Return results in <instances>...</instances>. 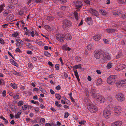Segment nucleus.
<instances>
[{
	"mask_svg": "<svg viewBox=\"0 0 126 126\" xmlns=\"http://www.w3.org/2000/svg\"><path fill=\"white\" fill-rule=\"evenodd\" d=\"M120 81L122 86L126 85V80H122Z\"/></svg>",
	"mask_w": 126,
	"mask_h": 126,
	"instance_id": "nucleus-33",
	"label": "nucleus"
},
{
	"mask_svg": "<svg viewBox=\"0 0 126 126\" xmlns=\"http://www.w3.org/2000/svg\"><path fill=\"white\" fill-rule=\"evenodd\" d=\"M94 11L92 8H91L89 10V12L91 13L92 15H94Z\"/></svg>",
	"mask_w": 126,
	"mask_h": 126,
	"instance_id": "nucleus-46",
	"label": "nucleus"
},
{
	"mask_svg": "<svg viewBox=\"0 0 126 126\" xmlns=\"http://www.w3.org/2000/svg\"><path fill=\"white\" fill-rule=\"evenodd\" d=\"M100 13L103 15H107V12L103 10H100Z\"/></svg>",
	"mask_w": 126,
	"mask_h": 126,
	"instance_id": "nucleus-31",
	"label": "nucleus"
},
{
	"mask_svg": "<svg viewBox=\"0 0 126 126\" xmlns=\"http://www.w3.org/2000/svg\"><path fill=\"white\" fill-rule=\"evenodd\" d=\"M71 26L72 23L70 21L66 19H65L63 21V27L64 29H65L68 28L70 27Z\"/></svg>",
	"mask_w": 126,
	"mask_h": 126,
	"instance_id": "nucleus-3",
	"label": "nucleus"
},
{
	"mask_svg": "<svg viewBox=\"0 0 126 126\" xmlns=\"http://www.w3.org/2000/svg\"><path fill=\"white\" fill-rule=\"evenodd\" d=\"M112 14L113 15L115 16H117L119 14H120L121 12L120 11H115L112 12Z\"/></svg>",
	"mask_w": 126,
	"mask_h": 126,
	"instance_id": "nucleus-17",
	"label": "nucleus"
},
{
	"mask_svg": "<svg viewBox=\"0 0 126 126\" xmlns=\"http://www.w3.org/2000/svg\"><path fill=\"white\" fill-rule=\"evenodd\" d=\"M27 105H23L22 106V109L24 110H25L27 109Z\"/></svg>",
	"mask_w": 126,
	"mask_h": 126,
	"instance_id": "nucleus-55",
	"label": "nucleus"
},
{
	"mask_svg": "<svg viewBox=\"0 0 126 126\" xmlns=\"http://www.w3.org/2000/svg\"><path fill=\"white\" fill-rule=\"evenodd\" d=\"M5 5L4 4H2L0 5V13L2 12L3 9V7H5Z\"/></svg>",
	"mask_w": 126,
	"mask_h": 126,
	"instance_id": "nucleus-34",
	"label": "nucleus"
},
{
	"mask_svg": "<svg viewBox=\"0 0 126 126\" xmlns=\"http://www.w3.org/2000/svg\"><path fill=\"white\" fill-rule=\"evenodd\" d=\"M126 67L125 64H120L118 65L115 68V69L118 70H121L124 69Z\"/></svg>",
	"mask_w": 126,
	"mask_h": 126,
	"instance_id": "nucleus-12",
	"label": "nucleus"
},
{
	"mask_svg": "<svg viewBox=\"0 0 126 126\" xmlns=\"http://www.w3.org/2000/svg\"><path fill=\"white\" fill-rule=\"evenodd\" d=\"M10 61L11 63L13 65L16 66V67L18 66V65L17 63L13 60H11Z\"/></svg>",
	"mask_w": 126,
	"mask_h": 126,
	"instance_id": "nucleus-25",
	"label": "nucleus"
},
{
	"mask_svg": "<svg viewBox=\"0 0 126 126\" xmlns=\"http://www.w3.org/2000/svg\"><path fill=\"white\" fill-rule=\"evenodd\" d=\"M45 120L44 118H41L40 120V122L41 124H43L45 122Z\"/></svg>",
	"mask_w": 126,
	"mask_h": 126,
	"instance_id": "nucleus-51",
	"label": "nucleus"
},
{
	"mask_svg": "<svg viewBox=\"0 0 126 126\" xmlns=\"http://www.w3.org/2000/svg\"><path fill=\"white\" fill-rule=\"evenodd\" d=\"M44 54L46 56L48 57H49L51 56V54L50 53L47 51H44Z\"/></svg>",
	"mask_w": 126,
	"mask_h": 126,
	"instance_id": "nucleus-37",
	"label": "nucleus"
},
{
	"mask_svg": "<svg viewBox=\"0 0 126 126\" xmlns=\"http://www.w3.org/2000/svg\"><path fill=\"white\" fill-rule=\"evenodd\" d=\"M122 56V55L121 53H118L117 54L116 57V59H118L121 57Z\"/></svg>",
	"mask_w": 126,
	"mask_h": 126,
	"instance_id": "nucleus-44",
	"label": "nucleus"
},
{
	"mask_svg": "<svg viewBox=\"0 0 126 126\" xmlns=\"http://www.w3.org/2000/svg\"><path fill=\"white\" fill-rule=\"evenodd\" d=\"M93 45L92 46L91 45L89 44L88 45L87 47V48L89 50H91L93 47Z\"/></svg>",
	"mask_w": 126,
	"mask_h": 126,
	"instance_id": "nucleus-42",
	"label": "nucleus"
},
{
	"mask_svg": "<svg viewBox=\"0 0 126 126\" xmlns=\"http://www.w3.org/2000/svg\"><path fill=\"white\" fill-rule=\"evenodd\" d=\"M97 126H104V123L103 121H96Z\"/></svg>",
	"mask_w": 126,
	"mask_h": 126,
	"instance_id": "nucleus-19",
	"label": "nucleus"
},
{
	"mask_svg": "<svg viewBox=\"0 0 126 126\" xmlns=\"http://www.w3.org/2000/svg\"><path fill=\"white\" fill-rule=\"evenodd\" d=\"M122 108L120 106H116L114 108V110L115 112L114 113L116 115L117 114H118L119 112L121 110Z\"/></svg>",
	"mask_w": 126,
	"mask_h": 126,
	"instance_id": "nucleus-11",
	"label": "nucleus"
},
{
	"mask_svg": "<svg viewBox=\"0 0 126 126\" xmlns=\"http://www.w3.org/2000/svg\"><path fill=\"white\" fill-rule=\"evenodd\" d=\"M95 100L97 102L101 103H103L105 101L104 97L98 94H96L95 95Z\"/></svg>",
	"mask_w": 126,
	"mask_h": 126,
	"instance_id": "nucleus-2",
	"label": "nucleus"
},
{
	"mask_svg": "<svg viewBox=\"0 0 126 126\" xmlns=\"http://www.w3.org/2000/svg\"><path fill=\"white\" fill-rule=\"evenodd\" d=\"M70 114L68 112H65L64 113V117L65 118H67L69 115Z\"/></svg>",
	"mask_w": 126,
	"mask_h": 126,
	"instance_id": "nucleus-49",
	"label": "nucleus"
},
{
	"mask_svg": "<svg viewBox=\"0 0 126 126\" xmlns=\"http://www.w3.org/2000/svg\"><path fill=\"white\" fill-rule=\"evenodd\" d=\"M82 66V65L80 64L74 66L73 67V70H74L80 68Z\"/></svg>",
	"mask_w": 126,
	"mask_h": 126,
	"instance_id": "nucleus-23",
	"label": "nucleus"
},
{
	"mask_svg": "<svg viewBox=\"0 0 126 126\" xmlns=\"http://www.w3.org/2000/svg\"><path fill=\"white\" fill-rule=\"evenodd\" d=\"M112 64L111 63H109L107 64V67L108 69H110L112 67Z\"/></svg>",
	"mask_w": 126,
	"mask_h": 126,
	"instance_id": "nucleus-39",
	"label": "nucleus"
},
{
	"mask_svg": "<svg viewBox=\"0 0 126 126\" xmlns=\"http://www.w3.org/2000/svg\"><path fill=\"white\" fill-rule=\"evenodd\" d=\"M13 98L16 99H17L19 98V96L18 95H15L13 96Z\"/></svg>",
	"mask_w": 126,
	"mask_h": 126,
	"instance_id": "nucleus-61",
	"label": "nucleus"
},
{
	"mask_svg": "<svg viewBox=\"0 0 126 126\" xmlns=\"http://www.w3.org/2000/svg\"><path fill=\"white\" fill-rule=\"evenodd\" d=\"M103 40L104 42L106 44H109V42L108 40L106 39H103Z\"/></svg>",
	"mask_w": 126,
	"mask_h": 126,
	"instance_id": "nucleus-56",
	"label": "nucleus"
},
{
	"mask_svg": "<svg viewBox=\"0 0 126 126\" xmlns=\"http://www.w3.org/2000/svg\"><path fill=\"white\" fill-rule=\"evenodd\" d=\"M56 39L58 41L62 42H64V35L57 34L56 35Z\"/></svg>",
	"mask_w": 126,
	"mask_h": 126,
	"instance_id": "nucleus-7",
	"label": "nucleus"
},
{
	"mask_svg": "<svg viewBox=\"0 0 126 126\" xmlns=\"http://www.w3.org/2000/svg\"><path fill=\"white\" fill-rule=\"evenodd\" d=\"M60 88H61V87H60V86L59 85H58L57 86H56L55 87L56 89L57 90H60Z\"/></svg>",
	"mask_w": 126,
	"mask_h": 126,
	"instance_id": "nucleus-63",
	"label": "nucleus"
},
{
	"mask_svg": "<svg viewBox=\"0 0 126 126\" xmlns=\"http://www.w3.org/2000/svg\"><path fill=\"white\" fill-rule=\"evenodd\" d=\"M11 11L8 9L5 10L3 12V15L4 16H6L8 14L11 13Z\"/></svg>",
	"mask_w": 126,
	"mask_h": 126,
	"instance_id": "nucleus-22",
	"label": "nucleus"
},
{
	"mask_svg": "<svg viewBox=\"0 0 126 126\" xmlns=\"http://www.w3.org/2000/svg\"><path fill=\"white\" fill-rule=\"evenodd\" d=\"M61 48L63 50H68L69 51L71 49L70 48L68 47L66 45H63V46Z\"/></svg>",
	"mask_w": 126,
	"mask_h": 126,
	"instance_id": "nucleus-18",
	"label": "nucleus"
},
{
	"mask_svg": "<svg viewBox=\"0 0 126 126\" xmlns=\"http://www.w3.org/2000/svg\"><path fill=\"white\" fill-rule=\"evenodd\" d=\"M53 1L55 3H58V1L61 3L63 4L65 3L67 1V0H53Z\"/></svg>",
	"mask_w": 126,
	"mask_h": 126,
	"instance_id": "nucleus-16",
	"label": "nucleus"
},
{
	"mask_svg": "<svg viewBox=\"0 0 126 126\" xmlns=\"http://www.w3.org/2000/svg\"><path fill=\"white\" fill-rule=\"evenodd\" d=\"M85 123V121L84 120L82 121L79 122V124L81 125L84 124Z\"/></svg>",
	"mask_w": 126,
	"mask_h": 126,
	"instance_id": "nucleus-57",
	"label": "nucleus"
},
{
	"mask_svg": "<svg viewBox=\"0 0 126 126\" xmlns=\"http://www.w3.org/2000/svg\"><path fill=\"white\" fill-rule=\"evenodd\" d=\"M101 39V37L100 34H98L95 36V41H99Z\"/></svg>",
	"mask_w": 126,
	"mask_h": 126,
	"instance_id": "nucleus-27",
	"label": "nucleus"
},
{
	"mask_svg": "<svg viewBox=\"0 0 126 126\" xmlns=\"http://www.w3.org/2000/svg\"><path fill=\"white\" fill-rule=\"evenodd\" d=\"M20 34V32H14L12 34V36L14 38H16Z\"/></svg>",
	"mask_w": 126,
	"mask_h": 126,
	"instance_id": "nucleus-21",
	"label": "nucleus"
},
{
	"mask_svg": "<svg viewBox=\"0 0 126 126\" xmlns=\"http://www.w3.org/2000/svg\"><path fill=\"white\" fill-rule=\"evenodd\" d=\"M118 2L120 4H126V0H118Z\"/></svg>",
	"mask_w": 126,
	"mask_h": 126,
	"instance_id": "nucleus-38",
	"label": "nucleus"
},
{
	"mask_svg": "<svg viewBox=\"0 0 126 126\" xmlns=\"http://www.w3.org/2000/svg\"><path fill=\"white\" fill-rule=\"evenodd\" d=\"M73 14L75 19L77 20H78L79 16L78 13L76 12H74Z\"/></svg>",
	"mask_w": 126,
	"mask_h": 126,
	"instance_id": "nucleus-29",
	"label": "nucleus"
},
{
	"mask_svg": "<svg viewBox=\"0 0 126 126\" xmlns=\"http://www.w3.org/2000/svg\"><path fill=\"white\" fill-rule=\"evenodd\" d=\"M123 124L121 121H117L111 123V126H121Z\"/></svg>",
	"mask_w": 126,
	"mask_h": 126,
	"instance_id": "nucleus-10",
	"label": "nucleus"
},
{
	"mask_svg": "<svg viewBox=\"0 0 126 126\" xmlns=\"http://www.w3.org/2000/svg\"><path fill=\"white\" fill-rule=\"evenodd\" d=\"M85 21L87 22V23L89 25H91L93 24V21L91 17H87L85 19Z\"/></svg>",
	"mask_w": 126,
	"mask_h": 126,
	"instance_id": "nucleus-14",
	"label": "nucleus"
},
{
	"mask_svg": "<svg viewBox=\"0 0 126 126\" xmlns=\"http://www.w3.org/2000/svg\"><path fill=\"white\" fill-rule=\"evenodd\" d=\"M10 86L12 87L14 89H16L17 88V87L16 84L15 83H11L10 84Z\"/></svg>",
	"mask_w": 126,
	"mask_h": 126,
	"instance_id": "nucleus-32",
	"label": "nucleus"
},
{
	"mask_svg": "<svg viewBox=\"0 0 126 126\" xmlns=\"http://www.w3.org/2000/svg\"><path fill=\"white\" fill-rule=\"evenodd\" d=\"M116 76L115 75H111L107 79V83L110 85H113L116 80Z\"/></svg>",
	"mask_w": 126,
	"mask_h": 126,
	"instance_id": "nucleus-1",
	"label": "nucleus"
},
{
	"mask_svg": "<svg viewBox=\"0 0 126 126\" xmlns=\"http://www.w3.org/2000/svg\"><path fill=\"white\" fill-rule=\"evenodd\" d=\"M55 96L56 98L59 100H60L61 99V95L59 94H56Z\"/></svg>",
	"mask_w": 126,
	"mask_h": 126,
	"instance_id": "nucleus-36",
	"label": "nucleus"
},
{
	"mask_svg": "<svg viewBox=\"0 0 126 126\" xmlns=\"http://www.w3.org/2000/svg\"><path fill=\"white\" fill-rule=\"evenodd\" d=\"M106 31L108 33H112L113 32H114L116 30L113 29H106Z\"/></svg>",
	"mask_w": 126,
	"mask_h": 126,
	"instance_id": "nucleus-26",
	"label": "nucleus"
},
{
	"mask_svg": "<svg viewBox=\"0 0 126 126\" xmlns=\"http://www.w3.org/2000/svg\"><path fill=\"white\" fill-rule=\"evenodd\" d=\"M40 90L42 93H45L46 92V91L45 90L42 88V87H39Z\"/></svg>",
	"mask_w": 126,
	"mask_h": 126,
	"instance_id": "nucleus-45",
	"label": "nucleus"
},
{
	"mask_svg": "<svg viewBox=\"0 0 126 126\" xmlns=\"http://www.w3.org/2000/svg\"><path fill=\"white\" fill-rule=\"evenodd\" d=\"M31 36L32 37H33L34 36V31H32L31 32Z\"/></svg>",
	"mask_w": 126,
	"mask_h": 126,
	"instance_id": "nucleus-64",
	"label": "nucleus"
},
{
	"mask_svg": "<svg viewBox=\"0 0 126 126\" xmlns=\"http://www.w3.org/2000/svg\"><path fill=\"white\" fill-rule=\"evenodd\" d=\"M0 43L2 45L4 44V41L2 38L0 39Z\"/></svg>",
	"mask_w": 126,
	"mask_h": 126,
	"instance_id": "nucleus-59",
	"label": "nucleus"
},
{
	"mask_svg": "<svg viewBox=\"0 0 126 126\" xmlns=\"http://www.w3.org/2000/svg\"><path fill=\"white\" fill-rule=\"evenodd\" d=\"M24 102L22 101H19L18 103V105L19 106H21L23 105Z\"/></svg>",
	"mask_w": 126,
	"mask_h": 126,
	"instance_id": "nucleus-52",
	"label": "nucleus"
},
{
	"mask_svg": "<svg viewBox=\"0 0 126 126\" xmlns=\"http://www.w3.org/2000/svg\"><path fill=\"white\" fill-rule=\"evenodd\" d=\"M72 38V37L69 33H67L64 35V39H65L67 40H69Z\"/></svg>",
	"mask_w": 126,
	"mask_h": 126,
	"instance_id": "nucleus-13",
	"label": "nucleus"
},
{
	"mask_svg": "<svg viewBox=\"0 0 126 126\" xmlns=\"http://www.w3.org/2000/svg\"><path fill=\"white\" fill-rule=\"evenodd\" d=\"M55 104L56 106L60 107H61L62 106V105L61 104H59L58 102L57 101L55 102Z\"/></svg>",
	"mask_w": 126,
	"mask_h": 126,
	"instance_id": "nucleus-50",
	"label": "nucleus"
},
{
	"mask_svg": "<svg viewBox=\"0 0 126 126\" xmlns=\"http://www.w3.org/2000/svg\"><path fill=\"white\" fill-rule=\"evenodd\" d=\"M103 81H102L101 79L99 78L97 79L96 83V85H101L103 83Z\"/></svg>",
	"mask_w": 126,
	"mask_h": 126,
	"instance_id": "nucleus-20",
	"label": "nucleus"
},
{
	"mask_svg": "<svg viewBox=\"0 0 126 126\" xmlns=\"http://www.w3.org/2000/svg\"><path fill=\"white\" fill-rule=\"evenodd\" d=\"M116 85L118 87H121L122 86L120 81H118L116 82Z\"/></svg>",
	"mask_w": 126,
	"mask_h": 126,
	"instance_id": "nucleus-40",
	"label": "nucleus"
},
{
	"mask_svg": "<svg viewBox=\"0 0 126 126\" xmlns=\"http://www.w3.org/2000/svg\"><path fill=\"white\" fill-rule=\"evenodd\" d=\"M111 112V111L107 109H105L104 110L103 115L106 119L109 118L110 116Z\"/></svg>",
	"mask_w": 126,
	"mask_h": 126,
	"instance_id": "nucleus-5",
	"label": "nucleus"
},
{
	"mask_svg": "<svg viewBox=\"0 0 126 126\" xmlns=\"http://www.w3.org/2000/svg\"><path fill=\"white\" fill-rule=\"evenodd\" d=\"M14 17V15H13L10 14L7 17L6 19L8 21H11L13 19Z\"/></svg>",
	"mask_w": 126,
	"mask_h": 126,
	"instance_id": "nucleus-15",
	"label": "nucleus"
},
{
	"mask_svg": "<svg viewBox=\"0 0 126 126\" xmlns=\"http://www.w3.org/2000/svg\"><path fill=\"white\" fill-rule=\"evenodd\" d=\"M20 44L19 43H16V45L17 47L20 48H21V46L20 45Z\"/></svg>",
	"mask_w": 126,
	"mask_h": 126,
	"instance_id": "nucleus-60",
	"label": "nucleus"
},
{
	"mask_svg": "<svg viewBox=\"0 0 126 126\" xmlns=\"http://www.w3.org/2000/svg\"><path fill=\"white\" fill-rule=\"evenodd\" d=\"M54 17L51 16H48L47 17V20L50 21H53L54 20Z\"/></svg>",
	"mask_w": 126,
	"mask_h": 126,
	"instance_id": "nucleus-35",
	"label": "nucleus"
},
{
	"mask_svg": "<svg viewBox=\"0 0 126 126\" xmlns=\"http://www.w3.org/2000/svg\"><path fill=\"white\" fill-rule=\"evenodd\" d=\"M74 73L76 77L78 79V80L79 79V75L77 70H76V71H74Z\"/></svg>",
	"mask_w": 126,
	"mask_h": 126,
	"instance_id": "nucleus-41",
	"label": "nucleus"
},
{
	"mask_svg": "<svg viewBox=\"0 0 126 126\" xmlns=\"http://www.w3.org/2000/svg\"><path fill=\"white\" fill-rule=\"evenodd\" d=\"M81 59V58L79 57L76 56L75 58V60L77 62L80 61Z\"/></svg>",
	"mask_w": 126,
	"mask_h": 126,
	"instance_id": "nucleus-47",
	"label": "nucleus"
},
{
	"mask_svg": "<svg viewBox=\"0 0 126 126\" xmlns=\"http://www.w3.org/2000/svg\"><path fill=\"white\" fill-rule=\"evenodd\" d=\"M21 112L20 111H18L17 114H16L15 116V118H19V116L21 114Z\"/></svg>",
	"mask_w": 126,
	"mask_h": 126,
	"instance_id": "nucleus-30",
	"label": "nucleus"
},
{
	"mask_svg": "<svg viewBox=\"0 0 126 126\" xmlns=\"http://www.w3.org/2000/svg\"><path fill=\"white\" fill-rule=\"evenodd\" d=\"M6 94V92L5 90H4L2 93V96L3 97H5Z\"/></svg>",
	"mask_w": 126,
	"mask_h": 126,
	"instance_id": "nucleus-48",
	"label": "nucleus"
},
{
	"mask_svg": "<svg viewBox=\"0 0 126 126\" xmlns=\"http://www.w3.org/2000/svg\"><path fill=\"white\" fill-rule=\"evenodd\" d=\"M55 67L57 70H59V64H56L55 65Z\"/></svg>",
	"mask_w": 126,
	"mask_h": 126,
	"instance_id": "nucleus-62",
	"label": "nucleus"
},
{
	"mask_svg": "<svg viewBox=\"0 0 126 126\" xmlns=\"http://www.w3.org/2000/svg\"><path fill=\"white\" fill-rule=\"evenodd\" d=\"M102 54L103 55L102 59L104 62L106 61L110 60L111 59L110 56L108 53H106L104 54L103 53Z\"/></svg>",
	"mask_w": 126,
	"mask_h": 126,
	"instance_id": "nucleus-8",
	"label": "nucleus"
},
{
	"mask_svg": "<svg viewBox=\"0 0 126 126\" xmlns=\"http://www.w3.org/2000/svg\"><path fill=\"white\" fill-rule=\"evenodd\" d=\"M13 73L14 74L18 76L19 75V73L16 71L15 70H14L13 71Z\"/></svg>",
	"mask_w": 126,
	"mask_h": 126,
	"instance_id": "nucleus-53",
	"label": "nucleus"
},
{
	"mask_svg": "<svg viewBox=\"0 0 126 126\" xmlns=\"http://www.w3.org/2000/svg\"><path fill=\"white\" fill-rule=\"evenodd\" d=\"M63 13L61 12H58L57 15L56 17L58 18L62 17L63 16Z\"/></svg>",
	"mask_w": 126,
	"mask_h": 126,
	"instance_id": "nucleus-28",
	"label": "nucleus"
},
{
	"mask_svg": "<svg viewBox=\"0 0 126 126\" xmlns=\"http://www.w3.org/2000/svg\"><path fill=\"white\" fill-rule=\"evenodd\" d=\"M121 17L123 19H125L126 18V14H123L121 16Z\"/></svg>",
	"mask_w": 126,
	"mask_h": 126,
	"instance_id": "nucleus-54",
	"label": "nucleus"
},
{
	"mask_svg": "<svg viewBox=\"0 0 126 126\" xmlns=\"http://www.w3.org/2000/svg\"><path fill=\"white\" fill-rule=\"evenodd\" d=\"M18 14L20 16H23L24 15V10L23 9L21 10L18 13Z\"/></svg>",
	"mask_w": 126,
	"mask_h": 126,
	"instance_id": "nucleus-43",
	"label": "nucleus"
},
{
	"mask_svg": "<svg viewBox=\"0 0 126 126\" xmlns=\"http://www.w3.org/2000/svg\"><path fill=\"white\" fill-rule=\"evenodd\" d=\"M115 98L118 101H122L125 99V97L123 94L121 93L117 94L115 96Z\"/></svg>",
	"mask_w": 126,
	"mask_h": 126,
	"instance_id": "nucleus-6",
	"label": "nucleus"
},
{
	"mask_svg": "<svg viewBox=\"0 0 126 126\" xmlns=\"http://www.w3.org/2000/svg\"><path fill=\"white\" fill-rule=\"evenodd\" d=\"M74 3L76 8L77 11H79L83 5V1L81 0L76 1H75Z\"/></svg>",
	"mask_w": 126,
	"mask_h": 126,
	"instance_id": "nucleus-4",
	"label": "nucleus"
},
{
	"mask_svg": "<svg viewBox=\"0 0 126 126\" xmlns=\"http://www.w3.org/2000/svg\"><path fill=\"white\" fill-rule=\"evenodd\" d=\"M103 52L101 50H98L96 51L95 53V58L99 59L101 55L103 54Z\"/></svg>",
	"mask_w": 126,
	"mask_h": 126,
	"instance_id": "nucleus-9",
	"label": "nucleus"
},
{
	"mask_svg": "<svg viewBox=\"0 0 126 126\" xmlns=\"http://www.w3.org/2000/svg\"><path fill=\"white\" fill-rule=\"evenodd\" d=\"M9 2L10 3L13 4H17L18 1L17 0H8Z\"/></svg>",
	"mask_w": 126,
	"mask_h": 126,
	"instance_id": "nucleus-24",
	"label": "nucleus"
},
{
	"mask_svg": "<svg viewBox=\"0 0 126 126\" xmlns=\"http://www.w3.org/2000/svg\"><path fill=\"white\" fill-rule=\"evenodd\" d=\"M32 60L33 61H36L37 60V59L35 57H32L31 58Z\"/></svg>",
	"mask_w": 126,
	"mask_h": 126,
	"instance_id": "nucleus-58",
	"label": "nucleus"
}]
</instances>
